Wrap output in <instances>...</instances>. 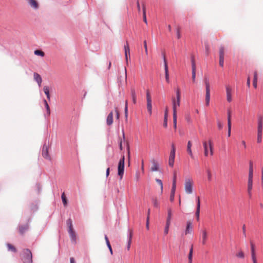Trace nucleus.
<instances>
[{
	"label": "nucleus",
	"mask_w": 263,
	"mask_h": 263,
	"mask_svg": "<svg viewBox=\"0 0 263 263\" xmlns=\"http://www.w3.org/2000/svg\"><path fill=\"white\" fill-rule=\"evenodd\" d=\"M172 103L173 115H177V106H179L180 104V93L179 88L176 90V99L173 98Z\"/></svg>",
	"instance_id": "7ed1b4c3"
},
{
	"label": "nucleus",
	"mask_w": 263,
	"mask_h": 263,
	"mask_svg": "<svg viewBox=\"0 0 263 263\" xmlns=\"http://www.w3.org/2000/svg\"><path fill=\"white\" fill-rule=\"evenodd\" d=\"M43 90H44V93H45V95L47 96V98L49 100H50V94H49V87L48 86H45L44 87Z\"/></svg>",
	"instance_id": "c756f323"
},
{
	"label": "nucleus",
	"mask_w": 263,
	"mask_h": 263,
	"mask_svg": "<svg viewBox=\"0 0 263 263\" xmlns=\"http://www.w3.org/2000/svg\"><path fill=\"white\" fill-rule=\"evenodd\" d=\"M193 252V246L192 245L190 249L189 254L188 255L189 262H192V257Z\"/></svg>",
	"instance_id": "c85d7f7f"
},
{
	"label": "nucleus",
	"mask_w": 263,
	"mask_h": 263,
	"mask_svg": "<svg viewBox=\"0 0 263 263\" xmlns=\"http://www.w3.org/2000/svg\"><path fill=\"white\" fill-rule=\"evenodd\" d=\"M210 101V91H206L205 93V105L209 106Z\"/></svg>",
	"instance_id": "a878e982"
},
{
	"label": "nucleus",
	"mask_w": 263,
	"mask_h": 263,
	"mask_svg": "<svg viewBox=\"0 0 263 263\" xmlns=\"http://www.w3.org/2000/svg\"><path fill=\"white\" fill-rule=\"evenodd\" d=\"M250 246L251 251V256H256L255 251V246L252 241H250Z\"/></svg>",
	"instance_id": "2f4dec72"
},
{
	"label": "nucleus",
	"mask_w": 263,
	"mask_h": 263,
	"mask_svg": "<svg viewBox=\"0 0 263 263\" xmlns=\"http://www.w3.org/2000/svg\"><path fill=\"white\" fill-rule=\"evenodd\" d=\"M143 21L147 24V20H146V12H145V8L144 5H143Z\"/></svg>",
	"instance_id": "58836bf2"
},
{
	"label": "nucleus",
	"mask_w": 263,
	"mask_h": 263,
	"mask_svg": "<svg viewBox=\"0 0 263 263\" xmlns=\"http://www.w3.org/2000/svg\"><path fill=\"white\" fill-rule=\"evenodd\" d=\"M257 133H262V117L260 116L258 118Z\"/></svg>",
	"instance_id": "a211bd4d"
},
{
	"label": "nucleus",
	"mask_w": 263,
	"mask_h": 263,
	"mask_svg": "<svg viewBox=\"0 0 263 263\" xmlns=\"http://www.w3.org/2000/svg\"><path fill=\"white\" fill-rule=\"evenodd\" d=\"M174 197H175V194H174V193H171V195H170V201H171V202L174 201Z\"/></svg>",
	"instance_id": "69168bd1"
},
{
	"label": "nucleus",
	"mask_w": 263,
	"mask_h": 263,
	"mask_svg": "<svg viewBox=\"0 0 263 263\" xmlns=\"http://www.w3.org/2000/svg\"><path fill=\"white\" fill-rule=\"evenodd\" d=\"M192 223L190 221H187L186 222V227L185 231V234L187 235L188 234H191L192 232Z\"/></svg>",
	"instance_id": "f3484780"
},
{
	"label": "nucleus",
	"mask_w": 263,
	"mask_h": 263,
	"mask_svg": "<svg viewBox=\"0 0 263 263\" xmlns=\"http://www.w3.org/2000/svg\"><path fill=\"white\" fill-rule=\"evenodd\" d=\"M200 201L199 197L197 198V208L195 212V216L197 221L199 220V215H200Z\"/></svg>",
	"instance_id": "ddd939ff"
},
{
	"label": "nucleus",
	"mask_w": 263,
	"mask_h": 263,
	"mask_svg": "<svg viewBox=\"0 0 263 263\" xmlns=\"http://www.w3.org/2000/svg\"><path fill=\"white\" fill-rule=\"evenodd\" d=\"M42 156L44 158L49 159L50 156L48 154V146L45 144H44L42 148Z\"/></svg>",
	"instance_id": "4468645a"
},
{
	"label": "nucleus",
	"mask_w": 263,
	"mask_h": 263,
	"mask_svg": "<svg viewBox=\"0 0 263 263\" xmlns=\"http://www.w3.org/2000/svg\"><path fill=\"white\" fill-rule=\"evenodd\" d=\"M34 53L35 55L41 57H44L45 55L44 52L40 50H36L34 51Z\"/></svg>",
	"instance_id": "c9c22d12"
},
{
	"label": "nucleus",
	"mask_w": 263,
	"mask_h": 263,
	"mask_svg": "<svg viewBox=\"0 0 263 263\" xmlns=\"http://www.w3.org/2000/svg\"><path fill=\"white\" fill-rule=\"evenodd\" d=\"M33 78L34 81L37 83L39 86L41 87L42 82V79L41 76L37 72H34Z\"/></svg>",
	"instance_id": "2eb2a0df"
},
{
	"label": "nucleus",
	"mask_w": 263,
	"mask_h": 263,
	"mask_svg": "<svg viewBox=\"0 0 263 263\" xmlns=\"http://www.w3.org/2000/svg\"><path fill=\"white\" fill-rule=\"evenodd\" d=\"M68 232L69 235L75 233L74 230L72 228H69L68 230Z\"/></svg>",
	"instance_id": "e2e57ef3"
},
{
	"label": "nucleus",
	"mask_w": 263,
	"mask_h": 263,
	"mask_svg": "<svg viewBox=\"0 0 263 263\" xmlns=\"http://www.w3.org/2000/svg\"><path fill=\"white\" fill-rule=\"evenodd\" d=\"M44 105H45V108L46 109L47 114L48 116H49L50 114V110L49 106L48 103L46 104H44Z\"/></svg>",
	"instance_id": "8fccbe9b"
},
{
	"label": "nucleus",
	"mask_w": 263,
	"mask_h": 263,
	"mask_svg": "<svg viewBox=\"0 0 263 263\" xmlns=\"http://www.w3.org/2000/svg\"><path fill=\"white\" fill-rule=\"evenodd\" d=\"M125 117L127 119L128 117V101L126 100L125 102L124 108Z\"/></svg>",
	"instance_id": "72a5a7b5"
},
{
	"label": "nucleus",
	"mask_w": 263,
	"mask_h": 263,
	"mask_svg": "<svg viewBox=\"0 0 263 263\" xmlns=\"http://www.w3.org/2000/svg\"><path fill=\"white\" fill-rule=\"evenodd\" d=\"M248 177H253V162L252 161H250L249 162V170Z\"/></svg>",
	"instance_id": "393cba45"
},
{
	"label": "nucleus",
	"mask_w": 263,
	"mask_h": 263,
	"mask_svg": "<svg viewBox=\"0 0 263 263\" xmlns=\"http://www.w3.org/2000/svg\"><path fill=\"white\" fill-rule=\"evenodd\" d=\"M146 102L147 111L149 115L151 116L152 114V101L150 93L148 90L146 91Z\"/></svg>",
	"instance_id": "0eeeda50"
},
{
	"label": "nucleus",
	"mask_w": 263,
	"mask_h": 263,
	"mask_svg": "<svg viewBox=\"0 0 263 263\" xmlns=\"http://www.w3.org/2000/svg\"><path fill=\"white\" fill-rule=\"evenodd\" d=\"M115 112H116V118L117 120H119V117H120V114H119V112L117 108L115 109Z\"/></svg>",
	"instance_id": "bf43d9fd"
},
{
	"label": "nucleus",
	"mask_w": 263,
	"mask_h": 263,
	"mask_svg": "<svg viewBox=\"0 0 263 263\" xmlns=\"http://www.w3.org/2000/svg\"><path fill=\"white\" fill-rule=\"evenodd\" d=\"M176 33L177 38L179 39L181 37V33L180 32V29L179 27L177 28Z\"/></svg>",
	"instance_id": "6e6d98bb"
},
{
	"label": "nucleus",
	"mask_w": 263,
	"mask_h": 263,
	"mask_svg": "<svg viewBox=\"0 0 263 263\" xmlns=\"http://www.w3.org/2000/svg\"><path fill=\"white\" fill-rule=\"evenodd\" d=\"M173 125L175 129L177 128V115H173Z\"/></svg>",
	"instance_id": "a19ab883"
},
{
	"label": "nucleus",
	"mask_w": 263,
	"mask_h": 263,
	"mask_svg": "<svg viewBox=\"0 0 263 263\" xmlns=\"http://www.w3.org/2000/svg\"><path fill=\"white\" fill-rule=\"evenodd\" d=\"M203 146L204 148V155L205 157H208L209 155L208 147H209L210 155H213V146L211 139L209 140L208 142L204 141L203 142Z\"/></svg>",
	"instance_id": "f03ea898"
},
{
	"label": "nucleus",
	"mask_w": 263,
	"mask_h": 263,
	"mask_svg": "<svg viewBox=\"0 0 263 263\" xmlns=\"http://www.w3.org/2000/svg\"><path fill=\"white\" fill-rule=\"evenodd\" d=\"M124 52L125 56L130 54V49L127 41H126V45H124ZM129 58L130 59V55H129Z\"/></svg>",
	"instance_id": "b1692460"
},
{
	"label": "nucleus",
	"mask_w": 263,
	"mask_h": 263,
	"mask_svg": "<svg viewBox=\"0 0 263 263\" xmlns=\"http://www.w3.org/2000/svg\"><path fill=\"white\" fill-rule=\"evenodd\" d=\"M262 140V133H257V141L258 143H260Z\"/></svg>",
	"instance_id": "09e8293b"
},
{
	"label": "nucleus",
	"mask_w": 263,
	"mask_h": 263,
	"mask_svg": "<svg viewBox=\"0 0 263 263\" xmlns=\"http://www.w3.org/2000/svg\"><path fill=\"white\" fill-rule=\"evenodd\" d=\"M201 242L203 245H205L206 243L207 239H208V233L206 230H202L201 231Z\"/></svg>",
	"instance_id": "9b49d317"
},
{
	"label": "nucleus",
	"mask_w": 263,
	"mask_h": 263,
	"mask_svg": "<svg viewBox=\"0 0 263 263\" xmlns=\"http://www.w3.org/2000/svg\"><path fill=\"white\" fill-rule=\"evenodd\" d=\"M226 93H227V100L228 102H231L232 100V88L229 85L226 86Z\"/></svg>",
	"instance_id": "9d476101"
},
{
	"label": "nucleus",
	"mask_w": 263,
	"mask_h": 263,
	"mask_svg": "<svg viewBox=\"0 0 263 263\" xmlns=\"http://www.w3.org/2000/svg\"><path fill=\"white\" fill-rule=\"evenodd\" d=\"M224 64V58H219V65L223 67Z\"/></svg>",
	"instance_id": "13d9d810"
},
{
	"label": "nucleus",
	"mask_w": 263,
	"mask_h": 263,
	"mask_svg": "<svg viewBox=\"0 0 263 263\" xmlns=\"http://www.w3.org/2000/svg\"><path fill=\"white\" fill-rule=\"evenodd\" d=\"M71 241L74 243H76V235L75 233L69 235Z\"/></svg>",
	"instance_id": "a18cd8bd"
},
{
	"label": "nucleus",
	"mask_w": 263,
	"mask_h": 263,
	"mask_svg": "<svg viewBox=\"0 0 263 263\" xmlns=\"http://www.w3.org/2000/svg\"><path fill=\"white\" fill-rule=\"evenodd\" d=\"M162 55H163V59L164 65L165 80L167 83H170V79H169V73H168V66H167L166 60L164 54H163Z\"/></svg>",
	"instance_id": "6e6552de"
},
{
	"label": "nucleus",
	"mask_w": 263,
	"mask_h": 263,
	"mask_svg": "<svg viewBox=\"0 0 263 263\" xmlns=\"http://www.w3.org/2000/svg\"><path fill=\"white\" fill-rule=\"evenodd\" d=\"M153 202L154 206L155 207H156V208H158V207L159 204H158V201H157V199H156V198L153 199Z\"/></svg>",
	"instance_id": "864d4df0"
},
{
	"label": "nucleus",
	"mask_w": 263,
	"mask_h": 263,
	"mask_svg": "<svg viewBox=\"0 0 263 263\" xmlns=\"http://www.w3.org/2000/svg\"><path fill=\"white\" fill-rule=\"evenodd\" d=\"M251 258L253 261V263H257L256 256H251Z\"/></svg>",
	"instance_id": "774afa93"
},
{
	"label": "nucleus",
	"mask_w": 263,
	"mask_h": 263,
	"mask_svg": "<svg viewBox=\"0 0 263 263\" xmlns=\"http://www.w3.org/2000/svg\"><path fill=\"white\" fill-rule=\"evenodd\" d=\"M193 181L191 179H186L184 183V190L186 194H191L193 192Z\"/></svg>",
	"instance_id": "39448f33"
},
{
	"label": "nucleus",
	"mask_w": 263,
	"mask_h": 263,
	"mask_svg": "<svg viewBox=\"0 0 263 263\" xmlns=\"http://www.w3.org/2000/svg\"><path fill=\"white\" fill-rule=\"evenodd\" d=\"M236 256L238 258H243L245 257V254L242 251H240L236 254Z\"/></svg>",
	"instance_id": "79ce46f5"
},
{
	"label": "nucleus",
	"mask_w": 263,
	"mask_h": 263,
	"mask_svg": "<svg viewBox=\"0 0 263 263\" xmlns=\"http://www.w3.org/2000/svg\"><path fill=\"white\" fill-rule=\"evenodd\" d=\"M113 123V112L111 111L107 116L106 118V124L110 126Z\"/></svg>",
	"instance_id": "412c9836"
},
{
	"label": "nucleus",
	"mask_w": 263,
	"mask_h": 263,
	"mask_svg": "<svg viewBox=\"0 0 263 263\" xmlns=\"http://www.w3.org/2000/svg\"><path fill=\"white\" fill-rule=\"evenodd\" d=\"M130 94L132 98V101L134 104H136L137 103V97L135 89L134 87H132L130 88Z\"/></svg>",
	"instance_id": "4be33fe9"
},
{
	"label": "nucleus",
	"mask_w": 263,
	"mask_h": 263,
	"mask_svg": "<svg viewBox=\"0 0 263 263\" xmlns=\"http://www.w3.org/2000/svg\"><path fill=\"white\" fill-rule=\"evenodd\" d=\"M253 177H248V193L250 197L252 196V190L253 187Z\"/></svg>",
	"instance_id": "1a4fd4ad"
},
{
	"label": "nucleus",
	"mask_w": 263,
	"mask_h": 263,
	"mask_svg": "<svg viewBox=\"0 0 263 263\" xmlns=\"http://www.w3.org/2000/svg\"><path fill=\"white\" fill-rule=\"evenodd\" d=\"M204 82L205 85L206 91H210V83L209 79L207 78H205Z\"/></svg>",
	"instance_id": "cd10ccee"
},
{
	"label": "nucleus",
	"mask_w": 263,
	"mask_h": 263,
	"mask_svg": "<svg viewBox=\"0 0 263 263\" xmlns=\"http://www.w3.org/2000/svg\"><path fill=\"white\" fill-rule=\"evenodd\" d=\"M28 3L30 6V7L35 9L37 10L39 8V5L37 2L36 0H27Z\"/></svg>",
	"instance_id": "dca6fc26"
},
{
	"label": "nucleus",
	"mask_w": 263,
	"mask_h": 263,
	"mask_svg": "<svg viewBox=\"0 0 263 263\" xmlns=\"http://www.w3.org/2000/svg\"><path fill=\"white\" fill-rule=\"evenodd\" d=\"M124 156L121 158L118 166V175L120 176V179L122 180L124 172Z\"/></svg>",
	"instance_id": "20e7f679"
},
{
	"label": "nucleus",
	"mask_w": 263,
	"mask_h": 263,
	"mask_svg": "<svg viewBox=\"0 0 263 263\" xmlns=\"http://www.w3.org/2000/svg\"><path fill=\"white\" fill-rule=\"evenodd\" d=\"M192 79L193 82H195L196 79V64L193 58L192 59Z\"/></svg>",
	"instance_id": "f8f14e48"
},
{
	"label": "nucleus",
	"mask_w": 263,
	"mask_h": 263,
	"mask_svg": "<svg viewBox=\"0 0 263 263\" xmlns=\"http://www.w3.org/2000/svg\"><path fill=\"white\" fill-rule=\"evenodd\" d=\"M61 198H62V202H63V204L64 205V206L67 205V199H66V197H65V195L64 193H63L62 194Z\"/></svg>",
	"instance_id": "e433bc0d"
},
{
	"label": "nucleus",
	"mask_w": 263,
	"mask_h": 263,
	"mask_svg": "<svg viewBox=\"0 0 263 263\" xmlns=\"http://www.w3.org/2000/svg\"><path fill=\"white\" fill-rule=\"evenodd\" d=\"M176 183L173 182L171 193L175 194V191H176Z\"/></svg>",
	"instance_id": "de8ad7c7"
},
{
	"label": "nucleus",
	"mask_w": 263,
	"mask_h": 263,
	"mask_svg": "<svg viewBox=\"0 0 263 263\" xmlns=\"http://www.w3.org/2000/svg\"><path fill=\"white\" fill-rule=\"evenodd\" d=\"M106 162L108 165V167L106 169V177H108L109 174V171H110L109 166H111V165L110 164L108 159H107Z\"/></svg>",
	"instance_id": "ea45409f"
},
{
	"label": "nucleus",
	"mask_w": 263,
	"mask_h": 263,
	"mask_svg": "<svg viewBox=\"0 0 263 263\" xmlns=\"http://www.w3.org/2000/svg\"><path fill=\"white\" fill-rule=\"evenodd\" d=\"M67 224L68 227V229H69V228H72V220H71V219H68L67 220Z\"/></svg>",
	"instance_id": "603ef678"
},
{
	"label": "nucleus",
	"mask_w": 263,
	"mask_h": 263,
	"mask_svg": "<svg viewBox=\"0 0 263 263\" xmlns=\"http://www.w3.org/2000/svg\"><path fill=\"white\" fill-rule=\"evenodd\" d=\"M68 232L69 235L75 233L74 230L72 228H69L68 230Z\"/></svg>",
	"instance_id": "0e129e2a"
},
{
	"label": "nucleus",
	"mask_w": 263,
	"mask_h": 263,
	"mask_svg": "<svg viewBox=\"0 0 263 263\" xmlns=\"http://www.w3.org/2000/svg\"><path fill=\"white\" fill-rule=\"evenodd\" d=\"M152 166L151 168V170L152 172L158 171L159 170V165L158 163L155 160L152 161Z\"/></svg>",
	"instance_id": "aec40b11"
},
{
	"label": "nucleus",
	"mask_w": 263,
	"mask_h": 263,
	"mask_svg": "<svg viewBox=\"0 0 263 263\" xmlns=\"http://www.w3.org/2000/svg\"><path fill=\"white\" fill-rule=\"evenodd\" d=\"M18 228L20 233L23 235L26 231L28 230L29 229V226L28 224H26L23 226H19Z\"/></svg>",
	"instance_id": "5701e85b"
},
{
	"label": "nucleus",
	"mask_w": 263,
	"mask_h": 263,
	"mask_svg": "<svg viewBox=\"0 0 263 263\" xmlns=\"http://www.w3.org/2000/svg\"><path fill=\"white\" fill-rule=\"evenodd\" d=\"M7 247H8V249L9 251H11L13 252H16V248L13 246H12V245H11L10 243H7Z\"/></svg>",
	"instance_id": "f704fd0d"
},
{
	"label": "nucleus",
	"mask_w": 263,
	"mask_h": 263,
	"mask_svg": "<svg viewBox=\"0 0 263 263\" xmlns=\"http://www.w3.org/2000/svg\"><path fill=\"white\" fill-rule=\"evenodd\" d=\"M21 258L24 263H32V255L31 251L28 249H24Z\"/></svg>",
	"instance_id": "f257e3e1"
},
{
	"label": "nucleus",
	"mask_w": 263,
	"mask_h": 263,
	"mask_svg": "<svg viewBox=\"0 0 263 263\" xmlns=\"http://www.w3.org/2000/svg\"><path fill=\"white\" fill-rule=\"evenodd\" d=\"M257 72H254V78H253V86L256 88L257 87Z\"/></svg>",
	"instance_id": "7c9ffc66"
},
{
	"label": "nucleus",
	"mask_w": 263,
	"mask_h": 263,
	"mask_svg": "<svg viewBox=\"0 0 263 263\" xmlns=\"http://www.w3.org/2000/svg\"><path fill=\"white\" fill-rule=\"evenodd\" d=\"M224 48L221 46L219 48V58H224Z\"/></svg>",
	"instance_id": "473e14b6"
},
{
	"label": "nucleus",
	"mask_w": 263,
	"mask_h": 263,
	"mask_svg": "<svg viewBox=\"0 0 263 263\" xmlns=\"http://www.w3.org/2000/svg\"><path fill=\"white\" fill-rule=\"evenodd\" d=\"M170 224H171V223L166 222V225H165V227L164 231L165 235H167L168 234Z\"/></svg>",
	"instance_id": "4c0bfd02"
},
{
	"label": "nucleus",
	"mask_w": 263,
	"mask_h": 263,
	"mask_svg": "<svg viewBox=\"0 0 263 263\" xmlns=\"http://www.w3.org/2000/svg\"><path fill=\"white\" fill-rule=\"evenodd\" d=\"M146 228L147 230L149 229V216H147L146 218Z\"/></svg>",
	"instance_id": "680f3d73"
},
{
	"label": "nucleus",
	"mask_w": 263,
	"mask_h": 263,
	"mask_svg": "<svg viewBox=\"0 0 263 263\" xmlns=\"http://www.w3.org/2000/svg\"><path fill=\"white\" fill-rule=\"evenodd\" d=\"M186 151H187V152L189 154V155L191 157V158L194 159V156L193 155V152L192 151V148H187Z\"/></svg>",
	"instance_id": "c03bdc74"
},
{
	"label": "nucleus",
	"mask_w": 263,
	"mask_h": 263,
	"mask_svg": "<svg viewBox=\"0 0 263 263\" xmlns=\"http://www.w3.org/2000/svg\"><path fill=\"white\" fill-rule=\"evenodd\" d=\"M128 235H127V249L129 250L130 249V245L132 243V232L130 229L128 230Z\"/></svg>",
	"instance_id": "6ab92c4d"
},
{
	"label": "nucleus",
	"mask_w": 263,
	"mask_h": 263,
	"mask_svg": "<svg viewBox=\"0 0 263 263\" xmlns=\"http://www.w3.org/2000/svg\"><path fill=\"white\" fill-rule=\"evenodd\" d=\"M242 234H243V236L246 237V226L245 224H243L242 226Z\"/></svg>",
	"instance_id": "4d7b16f0"
},
{
	"label": "nucleus",
	"mask_w": 263,
	"mask_h": 263,
	"mask_svg": "<svg viewBox=\"0 0 263 263\" xmlns=\"http://www.w3.org/2000/svg\"><path fill=\"white\" fill-rule=\"evenodd\" d=\"M172 149L170 152L169 159H168V165L171 167H173L174 164V161L175 158V147L174 144H172Z\"/></svg>",
	"instance_id": "423d86ee"
},
{
	"label": "nucleus",
	"mask_w": 263,
	"mask_h": 263,
	"mask_svg": "<svg viewBox=\"0 0 263 263\" xmlns=\"http://www.w3.org/2000/svg\"><path fill=\"white\" fill-rule=\"evenodd\" d=\"M156 181L160 185V186L161 187V192H162V191H163V183H162V181H161V180H160L159 179H156Z\"/></svg>",
	"instance_id": "49530a36"
},
{
	"label": "nucleus",
	"mask_w": 263,
	"mask_h": 263,
	"mask_svg": "<svg viewBox=\"0 0 263 263\" xmlns=\"http://www.w3.org/2000/svg\"><path fill=\"white\" fill-rule=\"evenodd\" d=\"M172 210L169 208L167 209V216L166 218V222H170L171 223V219H172Z\"/></svg>",
	"instance_id": "bb28decb"
},
{
	"label": "nucleus",
	"mask_w": 263,
	"mask_h": 263,
	"mask_svg": "<svg viewBox=\"0 0 263 263\" xmlns=\"http://www.w3.org/2000/svg\"><path fill=\"white\" fill-rule=\"evenodd\" d=\"M143 46H144V50H145V52L146 54H147V53H148L147 46L146 41L145 40L143 42Z\"/></svg>",
	"instance_id": "5fc2aeb1"
},
{
	"label": "nucleus",
	"mask_w": 263,
	"mask_h": 263,
	"mask_svg": "<svg viewBox=\"0 0 263 263\" xmlns=\"http://www.w3.org/2000/svg\"><path fill=\"white\" fill-rule=\"evenodd\" d=\"M228 125H231V111L230 110L228 111Z\"/></svg>",
	"instance_id": "37998d69"
},
{
	"label": "nucleus",
	"mask_w": 263,
	"mask_h": 263,
	"mask_svg": "<svg viewBox=\"0 0 263 263\" xmlns=\"http://www.w3.org/2000/svg\"><path fill=\"white\" fill-rule=\"evenodd\" d=\"M108 248L109 249V251L110 252V254H112V248H111V245L110 244V242H108L107 244H106Z\"/></svg>",
	"instance_id": "052dcab7"
},
{
	"label": "nucleus",
	"mask_w": 263,
	"mask_h": 263,
	"mask_svg": "<svg viewBox=\"0 0 263 263\" xmlns=\"http://www.w3.org/2000/svg\"><path fill=\"white\" fill-rule=\"evenodd\" d=\"M44 105H45V108L46 109L47 114L48 116H49L50 114V110L49 106L48 103L46 104H44Z\"/></svg>",
	"instance_id": "3c124183"
},
{
	"label": "nucleus",
	"mask_w": 263,
	"mask_h": 263,
	"mask_svg": "<svg viewBox=\"0 0 263 263\" xmlns=\"http://www.w3.org/2000/svg\"><path fill=\"white\" fill-rule=\"evenodd\" d=\"M208 180L210 181L211 180L212 175L209 170L207 171Z\"/></svg>",
	"instance_id": "338daca9"
}]
</instances>
